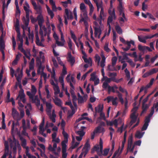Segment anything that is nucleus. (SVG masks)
Segmentation results:
<instances>
[{"label": "nucleus", "mask_w": 158, "mask_h": 158, "mask_svg": "<svg viewBox=\"0 0 158 158\" xmlns=\"http://www.w3.org/2000/svg\"><path fill=\"white\" fill-rule=\"evenodd\" d=\"M46 111L51 121L53 123L56 122V115L55 113V108L50 102L46 103Z\"/></svg>", "instance_id": "1"}, {"label": "nucleus", "mask_w": 158, "mask_h": 158, "mask_svg": "<svg viewBox=\"0 0 158 158\" xmlns=\"http://www.w3.org/2000/svg\"><path fill=\"white\" fill-rule=\"evenodd\" d=\"M39 33L41 35V41H40L38 36V31H37L35 34L36 43L39 46L44 47V45L43 44L44 40V37L46 35L47 33V29L45 26L43 25L40 27Z\"/></svg>", "instance_id": "2"}, {"label": "nucleus", "mask_w": 158, "mask_h": 158, "mask_svg": "<svg viewBox=\"0 0 158 158\" xmlns=\"http://www.w3.org/2000/svg\"><path fill=\"white\" fill-rule=\"evenodd\" d=\"M62 134L64 137V140L61 142L62 158H67L68 153L67 152V145L68 142V135L65 131L62 130Z\"/></svg>", "instance_id": "3"}, {"label": "nucleus", "mask_w": 158, "mask_h": 158, "mask_svg": "<svg viewBox=\"0 0 158 158\" xmlns=\"http://www.w3.org/2000/svg\"><path fill=\"white\" fill-rule=\"evenodd\" d=\"M23 8L26 13V17H23L22 18V20L24 24L27 26H28L29 21V14L32 12L30 9V6L27 1L25 2V5Z\"/></svg>", "instance_id": "4"}, {"label": "nucleus", "mask_w": 158, "mask_h": 158, "mask_svg": "<svg viewBox=\"0 0 158 158\" xmlns=\"http://www.w3.org/2000/svg\"><path fill=\"white\" fill-rule=\"evenodd\" d=\"M80 16L81 19L79 21V23H81L83 22L84 24L86 27V33L85 35L86 37L88 36L87 33L88 32V23L90 22V19L88 16L87 14L84 15L80 14Z\"/></svg>", "instance_id": "5"}, {"label": "nucleus", "mask_w": 158, "mask_h": 158, "mask_svg": "<svg viewBox=\"0 0 158 158\" xmlns=\"http://www.w3.org/2000/svg\"><path fill=\"white\" fill-rule=\"evenodd\" d=\"M60 41L59 40V38L57 34L55 32H54L53 34V37L56 41V44L59 46L63 47L65 43V41L64 39L63 34H60Z\"/></svg>", "instance_id": "6"}, {"label": "nucleus", "mask_w": 158, "mask_h": 158, "mask_svg": "<svg viewBox=\"0 0 158 158\" xmlns=\"http://www.w3.org/2000/svg\"><path fill=\"white\" fill-rule=\"evenodd\" d=\"M8 141L10 144L11 148L13 149V152L15 153L16 152V146L17 145L19 151L21 150V147L20 144L18 141H17L16 139L15 138H13V140L11 139H9Z\"/></svg>", "instance_id": "7"}, {"label": "nucleus", "mask_w": 158, "mask_h": 158, "mask_svg": "<svg viewBox=\"0 0 158 158\" xmlns=\"http://www.w3.org/2000/svg\"><path fill=\"white\" fill-rule=\"evenodd\" d=\"M138 108V107H134L131 110V120L130 122L131 125L135 123L137 120V117L139 114L137 111Z\"/></svg>", "instance_id": "8"}, {"label": "nucleus", "mask_w": 158, "mask_h": 158, "mask_svg": "<svg viewBox=\"0 0 158 158\" xmlns=\"http://www.w3.org/2000/svg\"><path fill=\"white\" fill-rule=\"evenodd\" d=\"M119 39L121 42L123 43L124 44H127V46L125 48H122V49L125 51H127L130 49L131 44L133 45H135V42L133 40H131L130 41H126L123 38L121 37H120Z\"/></svg>", "instance_id": "9"}, {"label": "nucleus", "mask_w": 158, "mask_h": 158, "mask_svg": "<svg viewBox=\"0 0 158 158\" xmlns=\"http://www.w3.org/2000/svg\"><path fill=\"white\" fill-rule=\"evenodd\" d=\"M106 123L108 126H112L114 125L116 127H117L118 125H122V124H123L122 119L120 118L115 119L111 121H107Z\"/></svg>", "instance_id": "10"}, {"label": "nucleus", "mask_w": 158, "mask_h": 158, "mask_svg": "<svg viewBox=\"0 0 158 158\" xmlns=\"http://www.w3.org/2000/svg\"><path fill=\"white\" fill-rule=\"evenodd\" d=\"M90 146L89 143V140H88L85 145L84 147L82 150V152L79 156V158H81L83 155L85 156L88 151L90 149Z\"/></svg>", "instance_id": "11"}, {"label": "nucleus", "mask_w": 158, "mask_h": 158, "mask_svg": "<svg viewBox=\"0 0 158 158\" xmlns=\"http://www.w3.org/2000/svg\"><path fill=\"white\" fill-rule=\"evenodd\" d=\"M132 143L133 138L132 136H130L128 141V147L126 154L128 152H130L131 153L133 152L135 146Z\"/></svg>", "instance_id": "12"}, {"label": "nucleus", "mask_w": 158, "mask_h": 158, "mask_svg": "<svg viewBox=\"0 0 158 158\" xmlns=\"http://www.w3.org/2000/svg\"><path fill=\"white\" fill-rule=\"evenodd\" d=\"M22 27L23 29V34L25 35V30H27L28 32V37L29 40H30L32 43L33 42V39H34V34L33 32H31L30 28L28 27H27L26 25L24 24V25H22L21 26Z\"/></svg>", "instance_id": "13"}, {"label": "nucleus", "mask_w": 158, "mask_h": 158, "mask_svg": "<svg viewBox=\"0 0 158 158\" xmlns=\"http://www.w3.org/2000/svg\"><path fill=\"white\" fill-rule=\"evenodd\" d=\"M19 86L21 89L19 91V95L17 98V99H19V100H20L23 103H25L26 102V99L25 98V95L24 93V90L22 88V86L21 85H20Z\"/></svg>", "instance_id": "14"}, {"label": "nucleus", "mask_w": 158, "mask_h": 158, "mask_svg": "<svg viewBox=\"0 0 158 158\" xmlns=\"http://www.w3.org/2000/svg\"><path fill=\"white\" fill-rule=\"evenodd\" d=\"M105 101H106L108 103L112 102L113 105L116 106L118 104V98L117 97H114L113 96H109L104 99Z\"/></svg>", "instance_id": "15"}, {"label": "nucleus", "mask_w": 158, "mask_h": 158, "mask_svg": "<svg viewBox=\"0 0 158 158\" xmlns=\"http://www.w3.org/2000/svg\"><path fill=\"white\" fill-rule=\"evenodd\" d=\"M39 54V56H37L36 57V64H42L45 61V57L44 53L42 51L40 52Z\"/></svg>", "instance_id": "16"}, {"label": "nucleus", "mask_w": 158, "mask_h": 158, "mask_svg": "<svg viewBox=\"0 0 158 158\" xmlns=\"http://www.w3.org/2000/svg\"><path fill=\"white\" fill-rule=\"evenodd\" d=\"M66 80L68 83H69L70 88L74 89V87L72 83H75L76 81L73 76H71L70 74H69L66 77Z\"/></svg>", "instance_id": "17"}, {"label": "nucleus", "mask_w": 158, "mask_h": 158, "mask_svg": "<svg viewBox=\"0 0 158 158\" xmlns=\"http://www.w3.org/2000/svg\"><path fill=\"white\" fill-rule=\"evenodd\" d=\"M50 84L52 85V87L54 90V94L57 95L60 93V89L58 84L55 83L53 80H51L50 81Z\"/></svg>", "instance_id": "18"}, {"label": "nucleus", "mask_w": 158, "mask_h": 158, "mask_svg": "<svg viewBox=\"0 0 158 158\" xmlns=\"http://www.w3.org/2000/svg\"><path fill=\"white\" fill-rule=\"evenodd\" d=\"M94 150L96 151L99 155L100 152L103 150V142L101 139H100L99 144L96 145L94 147Z\"/></svg>", "instance_id": "19"}, {"label": "nucleus", "mask_w": 158, "mask_h": 158, "mask_svg": "<svg viewBox=\"0 0 158 158\" xmlns=\"http://www.w3.org/2000/svg\"><path fill=\"white\" fill-rule=\"evenodd\" d=\"M5 45L4 40L3 39L2 35L0 37V50L1 51L2 54V57L3 59L5 58V53L4 50L5 49Z\"/></svg>", "instance_id": "20"}, {"label": "nucleus", "mask_w": 158, "mask_h": 158, "mask_svg": "<svg viewBox=\"0 0 158 158\" xmlns=\"http://www.w3.org/2000/svg\"><path fill=\"white\" fill-rule=\"evenodd\" d=\"M37 89L36 87L34 85H31V92L27 91V94L29 96V98H32L35 95Z\"/></svg>", "instance_id": "21"}, {"label": "nucleus", "mask_w": 158, "mask_h": 158, "mask_svg": "<svg viewBox=\"0 0 158 158\" xmlns=\"http://www.w3.org/2000/svg\"><path fill=\"white\" fill-rule=\"evenodd\" d=\"M105 78L106 79L103 81H104L103 83L102 87L105 89H108V90L109 87L110 86L108 84L111 81V78L106 77Z\"/></svg>", "instance_id": "22"}, {"label": "nucleus", "mask_w": 158, "mask_h": 158, "mask_svg": "<svg viewBox=\"0 0 158 158\" xmlns=\"http://www.w3.org/2000/svg\"><path fill=\"white\" fill-rule=\"evenodd\" d=\"M21 142V146L25 148L26 149V155L27 156L30 154V153L29 152V148L28 147L26 146L27 145V141L25 139L22 138H20Z\"/></svg>", "instance_id": "23"}, {"label": "nucleus", "mask_w": 158, "mask_h": 158, "mask_svg": "<svg viewBox=\"0 0 158 158\" xmlns=\"http://www.w3.org/2000/svg\"><path fill=\"white\" fill-rule=\"evenodd\" d=\"M90 81H94L95 85H96L99 83V80L98 77L96 75V73L94 72L91 74V78Z\"/></svg>", "instance_id": "24"}, {"label": "nucleus", "mask_w": 158, "mask_h": 158, "mask_svg": "<svg viewBox=\"0 0 158 158\" xmlns=\"http://www.w3.org/2000/svg\"><path fill=\"white\" fill-rule=\"evenodd\" d=\"M82 52L83 55L82 58L83 59L84 61L87 63L89 65L91 66L92 64V61L91 58L90 57L87 58V56L85 53L82 50Z\"/></svg>", "instance_id": "25"}, {"label": "nucleus", "mask_w": 158, "mask_h": 158, "mask_svg": "<svg viewBox=\"0 0 158 158\" xmlns=\"http://www.w3.org/2000/svg\"><path fill=\"white\" fill-rule=\"evenodd\" d=\"M44 118H43L42 123H40L39 126V131L40 134H41L44 136L46 137L47 135L44 133L45 129L44 128Z\"/></svg>", "instance_id": "26"}, {"label": "nucleus", "mask_w": 158, "mask_h": 158, "mask_svg": "<svg viewBox=\"0 0 158 158\" xmlns=\"http://www.w3.org/2000/svg\"><path fill=\"white\" fill-rule=\"evenodd\" d=\"M17 41H20V43H19L18 42V44L19 45L18 46V48L19 50L21 52L23 51L24 50L23 48V40L22 37L21 36V35L17 36Z\"/></svg>", "instance_id": "27"}, {"label": "nucleus", "mask_w": 158, "mask_h": 158, "mask_svg": "<svg viewBox=\"0 0 158 158\" xmlns=\"http://www.w3.org/2000/svg\"><path fill=\"white\" fill-rule=\"evenodd\" d=\"M95 36L96 38L99 39L102 34V31L100 27H94Z\"/></svg>", "instance_id": "28"}, {"label": "nucleus", "mask_w": 158, "mask_h": 158, "mask_svg": "<svg viewBox=\"0 0 158 158\" xmlns=\"http://www.w3.org/2000/svg\"><path fill=\"white\" fill-rule=\"evenodd\" d=\"M4 146L5 147V153L1 158H6L9 153V149L8 143L6 141L4 142Z\"/></svg>", "instance_id": "29"}, {"label": "nucleus", "mask_w": 158, "mask_h": 158, "mask_svg": "<svg viewBox=\"0 0 158 158\" xmlns=\"http://www.w3.org/2000/svg\"><path fill=\"white\" fill-rule=\"evenodd\" d=\"M154 81V78L151 79L149 83L148 84L145 86H143L141 88L139 93H140L143 90H146L148 88L150 87L152 85Z\"/></svg>", "instance_id": "30"}, {"label": "nucleus", "mask_w": 158, "mask_h": 158, "mask_svg": "<svg viewBox=\"0 0 158 158\" xmlns=\"http://www.w3.org/2000/svg\"><path fill=\"white\" fill-rule=\"evenodd\" d=\"M67 58L68 61L73 66L75 62V60L74 57L72 56L71 52L68 53Z\"/></svg>", "instance_id": "31"}, {"label": "nucleus", "mask_w": 158, "mask_h": 158, "mask_svg": "<svg viewBox=\"0 0 158 158\" xmlns=\"http://www.w3.org/2000/svg\"><path fill=\"white\" fill-rule=\"evenodd\" d=\"M80 8L81 10V14L84 15L87 14L86 7L84 3H82L80 4Z\"/></svg>", "instance_id": "32"}, {"label": "nucleus", "mask_w": 158, "mask_h": 158, "mask_svg": "<svg viewBox=\"0 0 158 158\" xmlns=\"http://www.w3.org/2000/svg\"><path fill=\"white\" fill-rule=\"evenodd\" d=\"M78 102L79 103L81 104L84 103L86 101L88 96L87 95H85L83 97L81 96L79 94H78Z\"/></svg>", "instance_id": "33"}, {"label": "nucleus", "mask_w": 158, "mask_h": 158, "mask_svg": "<svg viewBox=\"0 0 158 158\" xmlns=\"http://www.w3.org/2000/svg\"><path fill=\"white\" fill-rule=\"evenodd\" d=\"M65 16L68 19L72 20L73 19V17L72 15V12L69 10L67 8H66L65 10Z\"/></svg>", "instance_id": "34"}, {"label": "nucleus", "mask_w": 158, "mask_h": 158, "mask_svg": "<svg viewBox=\"0 0 158 158\" xmlns=\"http://www.w3.org/2000/svg\"><path fill=\"white\" fill-rule=\"evenodd\" d=\"M37 19L40 27L43 26V23L44 22V17L42 15H39L37 17Z\"/></svg>", "instance_id": "35"}, {"label": "nucleus", "mask_w": 158, "mask_h": 158, "mask_svg": "<svg viewBox=\"0 0 158 158\" xmlns=\"http://www.w3.org/2000/svg\"><path fill=\"white\" fill-rule=\"evenodd\" d=\"M22 72L19 70V69H17L15 74V76L17 80L18 81H20L22 77Z\"/></svg>", "instance_id": "36"}, {"label": "nucleus", "mask_w": 158, "mask_h": 158, "mask_svg": "<svg viewBox=\"0 0 158 158\" xmlns=\"http://www.w3.org/2000/svg\"><path fill=\"white\" fill-rule=\"evenodd\" d=\"M72 142L71 146L70 148V149H73L77 147L80 144V142H75L74 137L72 135Z\"/></svg>", "instance_id": "37"}, {"label": "nucleus", "mask_w": 158, "mask_h": 158, "mask_svg": "<svg viewBox=\"0 0 158 158\" xmlns=\"http://www.w3.org/2000/svg\"><path fill=\"white\" fill-rule=\"evenodd\" d=\"M149 117H147L145 120V123L142 128V131H143L146 130L148 125V123L150 122V119Z\"/></svg>", "instance_id": "38"}, {"label": "nucleus", "mask_w": 158, "mask_h": 158, "mask_svg": "<svg viewBox=\"0 0 158 158\" xmlns=\"http://www.w3.org/2000/svg\"><path fill=\"white\" fill-rule=\"evenodd\" d=\"M22 127L23 129H27V128H30V125L29 121L28 120L27 122V126L26 125V121L24 119H23L22 120Z\"/></svg>", "instance_id": "39"}, {"label": "nucleus", "mask_w": 158, "mask_h": 158, "mask_svg": "<svg viewBox=\"0 0 158 158\" xmlns=\"http://www.w3.org/2000/svg\"><path fill=\"white\" fill-rule=\"evenodd\" d=\"M19 21L18 19H17L16 20V22L15 24V30L17 33V36H19V35H21L20 33V30H19Z\"/></svg>", "instance_id": "40"}, {"label": "nucleus", "mask_w": 158, "mask_h": 158, "mask_svg": "<svg viewBox=\"0 0 158 158\" xmlns=\"http://www.w3.org/2000/svg\"><path fill=\"white\" fill-rule=\"evenodd\" d=\"M106 13L104 12L103 8L101 7L99 15L100 18L101 20H104L106 18Z\"/></svg>", "instance_id": "41"}, {"label": "nucleus", "mask_w": 158, "mask_h": 158, "mask_svg": "<svg viewBox=\"0 0 158 158\" xmlns=\"http://www.w3.org/2000/svg\"><path fill=\"white\" fill-rule=\"evenodd\" d=\"M119 4L118 5V6L117 8L119 10V13H120V15H121L122 13H124V8L123 7V3H122V1H121V0H119Z\"/></svg>", "instance_id": "42"}, {"label": "nucleus", "mask_w": 158, "mask_h": 158, "mask_svg": "<svg viewBox=\"0 0 158 158\" xmlns=\"http://www.w3.org/2000/svg\"><path fill=\"white\" fill-rule=\"evenodd\" d=\"M145 132L143 131H138L135 133V137L138 139H140L144 135Z\"/></svg>", "instance_id": "43"}, {"label": "nucleus", "mask_w": 158, "mask_h": 158, "mask_svg": "<svg viewBox=\"0 0 158 158\" xmlns=\"http://www.w3.org/2000/svg\"><path fill=\"white\" fill-rule=\"evenodd\" d=\"M32 99V101L33 102L35 103L36 105L37 106H39L40 105V100L38 98L37 95L35 96L34 97L33 96V98H30Z\"/></svg>", "instance_id": "44"}, {"label": "nucleus", "mask_w": 158, "mask_h": 158, "mask_svg": "<svg viewBox=\"0 0 158 158\" xmlns=\"http://www.w3.org/2000/svg\"><path fill=\"white\" fill-rule=\"evenodd\" d=\"M116 19V16L115 15L114 16L113 15H109V16L107 21V25L109 27L110 26V23H112L113 20L115 19Z\"/></svg>", "instance_id": "45"}, {"label": "nucleus", "mask_w": 158, "mask_h": 158, "mask_svg": "<svg viewBox=\"0 0 158 158\" xmlns=\"http://www.w3.org/2000/svg\"><path fill=\"white\" fill-rule=\"evenodd\" d=\"M19 113L17 110L14 108L12 109V115L14 119L19 118Z\"/></svg>", "instance_id": "46"}, {"label": "nucleus", "mask_w": 158, "mask_h": 158, "mask_svg": "<svg viewBox=\"0 0 158 158\" xmlns=\"http://www.w3.org/2000/svg\"><path fill=\"white\" fill-rule=\"evenodd\" d=\"M75 89V88H74V89H73V88H70V92L71 94V95L73 98V101L74 103V105L76 106V105L74 102V101H76L77 100V98L76 95H75L74 90Z\"/></svg>", "instance_id": "47"}, {"label": "nucleus", "mask_w": 158, "mask_h": 158, "mask_svg": "<svg viewBox=\"0 0 158 158\" xmlns=\"http://www.w3.org/2000/svg\"><path fill=\"white\" fill-rule=\"evenodd\" d=\"M20 119V118H17V120L15 123L14 121H12V124L11 128V131L12 132L14 131L15 129L17 130L16 128H15V127L19 126V120Z\"/></svg>", "instance_id": "48"}, {"label": "nucleus", "mask_w": 158, "mask_h": 158, "mask_svg": "<svg viewBox=\"0 0 158 158\" xmlns=\"http://www.w3.org/2000/svg\"><path fill=\"white\" fill-rule=\"evenodd\" d=\"M101 56L102 57V60L100 62V66L102 68H104L105 65L106 58L102 52Z\"/></svg>", "instance_id": "49"}, {"label": "nucleus", "mask_w": 158, "mask_h": 158, "mask_svg": "<svg viewBox=\"0 0 158 158\" xmlns=\"http://www.w3.org/2000/svg\"><path fill=\"white\" fill-rule=\"evenodd\" d=\"M34 9L36 11V13L39 15H42L43 12L42 9L40 5H38Z\"/></svg>", "instance_id": "50"}, {"label": "nucleus", "mask_w": 158, "mask_h": 158, "mask_svg": "<svg viewBox=\"0 0 158 158\" xmlns=\"http://www.w3.org/2000/svg\"><path fill=\"white\" fill-rule=\"evenodd\" d=\"M110 148H105L103 151H102L101 152H100V156H106L108 154L110 151Z\"/></svg>", "instance_id": "51"}, {"label": "nucleus", "mask_w": 158, "mask_h": 158, "mask_svg": "<svg viewBox=\"0 0 158 158\" xmlns=\"http://www.w3.org/2000/svg\"><path fill=\"white\" fill-rule=\"evenodd\" d=\"M108 13L109 15H115L114 9L113 7V6L110 5V6L108 9Z\"/></svg>", "instance_id": "52"}, {"label": "nucleus", "mask_w": 158, "mask_h": 158, "mask_svg": "<svg viewBox=\"0 0 158 158\" xmlns=\"http://www.w3.org/2000/svg\"><path fill=\"white\" fill-rule=\"evenodd\" d=\"M11 1V0H8L7 2V5H6L5 4V1L4 0V1L3 3L2 7V12L3 14L4 13L5 10L7 9L8 5L10 3Z\"/></svg>", "instance_id": "53"}, {"label": "nucleus", "mask_w": 158, "mask_h": 158, "mask_svg": "<svg viewBox=\"0 0 158 158\" xmlns=\"http://www.w3.org/2000/svg\"><path fill=\"white\" fill-rule=\"evenodd\" d=\"M29 69H27L26 70V73L28 77H30L31 76L30 74V72L31 71H33L34 70V65L29 64Z\"/></svg>", "instance_id": "54"}, {"label": "nucleus", "mask_w": 158, "mask_h": 158, "mask_svg": "<svg viewBox=\"0 0 158 158\" xmlns=\"http://www.w3.org/2000/svg\"><path fill=\"white\" fill-rule=\"evenodd\" d=\"M53 101L54 103L56 105L59 106H61L62 102L60 99L55 97V99H53Z\"/></svg>", "instance_id": "55"}, {"label": "nucleus", "mask_w": 158, "mask_h": 158, "mask_svg": "<svg viewBox=\"0 0 158 158\" xmlns=\"http://www.w3.org/2000/svg\"><path fill=\"white\" fill-rule=\"evenodd\" d=\"M66 125V122L63 119H61V123H59L57 124V126H59L60 125L61 128L62 130H65V127Z\"/></svg>", "instance_id": "56"}, {"label": "nucleus", "mask_w": 158, "mask_h": 158, "mask_svg": "<svg viewBox=\"0 0 158 158\" xmlns=\"http://www.w3.org/2000/svg\"><path fill=\"white\" fill-rule=\"evenodd\" d=\"M51 78L57 82L58 80L56 77V74L55 70L54 68L52 69V71L51 72Z\"/></svg>", "instance_id": "57"}, {"label": "nucleus", "mask_w": 158, "mask_h": 158, "mask_svg": "<svg viewBox=\"0 0 158 158\" xmlns=\"http://www.w3.org/2000/svg\"><path fill=\"white\" fill-rule=\"evenodd\" d=\"M23 53L25 56L29 60L30 59L31 54L30 51L29 49H27L26 50H23V51L22 52Z\"/></svg>", "instance_id": "58"}, {"label": "nucleus", "mask_w": 158, "mask_h": 158, "mask_svg": "<svg viewBox=\"0 0 158 158\" xmlns=\"http://www.w3.org/2000/svg\"><path fill=\"white\" fill-rule=\"evenodd\" d=\"M46 6L47 9L48 14L50 16L51 18L52 19L54 17V14L47 5H46Z\"/></svg>", "instance_id": "59"}, {"label": "nucleus", "mask_w": 158, "mask_h": 158, "mask_svg": "<svg viewBox=\"0 0 158 158\" xmlns=\"http://www.w3.org/2000/svg\"><path fill=\"white\" fill-rule=\"evenodd\" d=\"M154 108L156 109V111H157L158 110V102L156 104L154 105L152 108L151 112L149 114V116L151 117L153 115L154 111Z\"/></svg>", "instance_id": "60"}, {"label": "nucleus", "mask_w": 158, "mask_h": 158, "mask_svg": "<svg viewBox=\"0 0 158 158\" xmlns=\"http://www.w3.org/2000/svg\"><path fill=\"white\" fill-rule=\"evenodd\" d=\"M108 28L109 29L108 31H107V30H106V31H105V33L104 35L101 39V41H102L104 39L106 36H108L109 35L111 31V26H109V27H108Z\"/></svg>", "instance_id": "61"}, {"label": "nucleus", "mask_w": 158, "mask_h": 158, "mask_svg": "<svg viewBox=\"0 0 158 158\" xmlns=\"http://www.w3.org/2000/svg\"><path fill=\"white\" fill-rule=\"evenodd\" d=\"M70 34H71V37L75 43L76 44V45L77 46V47H79V45L78 44V43L77 41V38H76L75 35V34H74L73 32L72 31H71Z\"/></svg>", "instance_id": "62"}, {"label": "nucleus", "mask_w": 158, "mask_h": 158, "mask_svg": "<svg viewBox=\"0 0 158 158\" xmlns=\"http://www.w3.org/2000/svg\"><path fill=\"white\" fill-rule=\"evenodd\" d=\"M37 65L38 67L37 70V74H41L42 73H44L43 72V69L42 67L41 64H37Z\"/></svg>", "instance_id": "63"}, {"label": "nucleus", "mask_w": 158, "mask_h": 158, "mask_svg": "<svg viewBox=\"0 0 158 158\" xmlns=\"http://www.w3.org/2000/svg\"><path fill=\"white\" fill-rule=\"evenodd\" d=\"M94 131L97 133H101L103 132L104 131V129L103 127L100 126H99L96 128Z\"/></svg>", "instance_id": "64"}]
</instances>
